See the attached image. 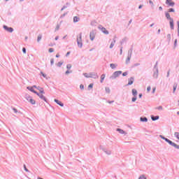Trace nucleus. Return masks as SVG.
<instances>
[{"label":"nucleus","instance_id":"f257e3e1","mask_svg":"<svg viewBox=\"0 0 179 179\" xmlns=\"http://www.w3.org/2000/svg\"><path fill=\"white\" fill-rule=\"evenodd\" d=\"M165 17L167 19V20H169L171 29L174 30V20L171 18V16L170 15V13L165 12Z\"/></svg>","mask_w":179,"mask_h":179},{"label":"nucleus","instance_id":"f03ea898","mask_svg":"<svg viewBox=\"0 0 179 179\" xmlns=\"http://www.w3.org/2000/svg\"><path fill=\"white\" fill-rule=\"evenodd\" d=\"M159 137L162 139H163L164 141H165V142L169 143V145H171V146H173V148H175L176 149H178L179 150V145H177L176 143L171 141L170 139L163 136L162 135H160Z\"/></svg>","mask_w":179,"mask_h":179},{"label":"nucleus","instance_id":"7ed1b4c3","mask_svg":"<svg viewBox=\"0 0 179 179\" xmlns=\"http://www.w3.org/2000/svg\"><path fill=\"white\" fill-rule=\"evenodd\" d=\"M122 73V71H115L112 74V76H110L109 79L114 80V79H117V78H118V76H120V75H121Z\"/></svg>","mask_w":179,"mask_h":179},{"label":"nucleus","instance_id":"20e7f679","mask_svg":"<svg viewBox=\"0 0 179 179\" xmlns=\"http://www.w3.org/2000/svg\"><path fill=\"white\" fill-rule=\"evenodd\" d=\"M34 88L35 89H40V87H37V85H34L32 87H27V89L28 90H29L30 92H31L32 93H34L35 94H37V92L36 90H34Z\"/></svg>","mask_w":179,"mask_h":179},{"label":"nucleus","instance_id":"39448f33","mask_svg":"<svg viewBox=\"0 0 179 179\" xmlns=\"http://www.w3.org/2000/svg\"><path fill=\"white\" fill-rule=\"evenodd\" d=\"M96 38V30H92L90 33V38L91 41H93Z\"/></svg>","mask_w":179,"mask_h":179},{"label":"nucleus","instance_id":"423d86ee","mask_svg":"<svg viewBox=\"0 0 179 179\" xmlns=\"http://www.w3.org/2000/svg\"><path fill=\"white\" fill-rule=\"evenodd\" d=\"M98 29L99 30H101L102 31V33H103V34H109L108 31L101 25H99Z\"/></svg>","mask_w":179,"mask_h":179},{"label":"nucleus","instance_id":"0eeeda50","mask_svg":"<svg viewBox=\"0 0 179 179\" xmlns=\"http://www.w3.org/2000/svg\"><path fill=\"white\" fill-rule=\"evenodd\" d=\"M165 3L166 5H168L169 6H170L171 8L174 7V5H176V3L173 1V0H166Z\"/></svg>","mask_w":179,"mask_h":179},{"label":"nucleus","instance_id":"6e6552de","mask_svg":"<svg viewBox=\"0 0 179 179\" xmlns=\"http://www.w3.org/2000/svg\"><path fill=\"white\" fill-rule=\"evenodd\" d=\"M3 27L4 30H6V31H8V33H13V31H14L13 28L9 27L6 25H3Z\"/></svg>","mask_w":179,"mask_h":179},{"label":"nucleus","instance_id":"1a4fd4ad","mask_svg":"<svg viewBox=\"0 0 179 179\" xmlns=\"http://www.w3.org/2000/svg\"><path fill=\"white\" fill-rule=\"evenodd\" d=\"M36 95L38 96V97L41 99L43 100V101H45V103H48V101H47V98H45V96L44 95H43V94H40V93H36Z\"/></svg>","mask_w":179,"mask_h":179},{"label":"nucleus","instance_id":"9d476101","mask_svg":"<svg viewBox=\"0 0 179 179\" xmlns=\"http://www.w3.org/2000/svg\"><path fill=\"white\" fill-rule=\"evenodd\" d=\"M134 82H135V78L134 77H131L128 79V83L126 86H131V85H134Z\"/></svg>","mask_w":179,"mask_h":179},{"label":"nucleus","instance_id":"9b49d317","mask_svg":"<svg viewBox=\"0 0 179 179\" xmlns=\"http://www.w3.org/2000/svg\"><path fill=\"white\" fill-rule=\"evenodd\" d=\"M90 78H92L93 79H98L99 76L97 75V73L91 72L90 73Z\"/></svg>","mask_w":179,"mask_h":179},{"label":"nucleus","instance_id":"f8f14e48","mask_svg":"<svg viewBox=\"0 0 179 179\" xmlns=\"http://www.w3.org/2000/svg\"><path fill=\"white\" fill-rule=\"evenodd\" d=\"M26 99H27V101L31 103V104H36V101L34 99H31V96H27Z\"/></svg>","mask_w":179,"mask_h":179},{"label":"nucleus","instance_id":"ddd939ff","mask_svg":"<svg viewBox=\"0 0 179 179\" xmlns=\"http://www.w3.org/2000/svg\"><path fill=\"white\" fill-rule=\"evenodd\" d=\"M153 78L154 79H157L159 78V69L153 70Z\"/></svg>","mask_w":179,"mask_h":179},{"label":"nucleus","instance_id":"4468645a","mask_svg":"<svg viewBox=\"0 0 179 179\" xmlns=\"http://www.w3.org/2000/svg\"><path fill=\"white\" fill-rule=\"evenodd\" d=\"M54 101H55V103H57L58 106H60V107H64V103H62L61 101H59V100L55 99L54 100Z\"/></svg>","mask_w":179,"mask_h":179},{"label":"nucleus","instance_id":"2eb2a0df","mask_svg":"<svg viewBox=\"0 0 179 179\" xmlns=\"http://www.w3.org/2000/svg\"><path fill=\"white\" fill-rule=\"evenodd\" d=\"M115 38H117V36H115V38H113V41L111 42L110 46H109V48H113V47H114V45H115Z\"/></svg>","mask_w":179,"mask_h":179},{"label":"nucleus","instance_id":"dca6fc26","mask_svg":"<svg viewBox=\"0 0 179 179\" xmlns=\"http://www.w3.org/2000/svg\"><path fill=\"white\" fill-rule=\"evenodd\" d=\"M160 118V117L159 115H152L151 116V120L152 121H157V120H159Z\"/></svg>","mask_w":179,"mask_h":179},{"label":"nucleus","instance_id":"f3484780","mask_svg":"<svg viewBox=\"0 0 179 179\" xmlns=\"http://www.w3.org/2000/svg\"><path fill=\"white\" fill-rule=\"evenodd\" d=\"M131 93L134 96H138V91L136 89H133L131 90Z\"/></svg>","mask_w":179,"mask_h":179},{"label":"nucleus","instance_id":"a211bd4d","mask_svg":"<svg viewBox=\"0 0 179 179\" xmlns=\"http://www.w3.org/2000/svg\"><path fill=\"white\" fill-rule=\"evenodd\" d=\"M140 121L141 122H148V117H140Z\"/></svg>","mask_w":179,"mask_h":179},{"label":"nucleus","instance_id":"6ab92c4d","mask_svg":"<svg viewBox=\"0 0 179 179\" xmlns=\"http://www.w3.org/2000/svg\"><path fill=\"white\" fill-rule=\"evenodd\" d=\"M131 58H132V57L127 56V58L126 59L125 62L126 65H128V64L131 62Z\"/></svg>","mask_w":179,"mask_h":179},{"label":"nucleus","instance_id":"aec40b11","mask_svg":"<svg viewBox=\"0 0 179 179\" xmlns=\"http://www.w3.org/2000/svg\"><path fill=\"white\" fill-rule=\"evenodd\" d=\"M79 20H80V18H79V17H78V16L73 17V22L74 23H78V22H79Z\"/></svg>","mask_w":179,"mask_h":179},{"label":"nucleus","instance_id":"412c9836","mask_svg":"<svg viewBox=\"0 0 179 179\" xmlns=\"http://www.w3.org/2000/svg\"><path fill=\"white\" fill-rule=\"evenodd\" d=\"M77 42H82V32H80L79 36L77 37Z\"/></svg>","mask_w":179,"mask_h":179},{"label":"nucleus","instance_id":"4be33fe9","mask_svg":"<svg viewBox=\"0 0 179 179\" xmlns=\"http://www.w3.org/2000/svg\"><path fill=\"white\" fill-rule=\"evenodd\" d=\"M71 6V3H66V5L63 6L61 10H64L66 9V8H68V6Z\"/></svg>","mask_w":179,"mask_h":179},{"label":"nucleus","instance_id":"5701e85b","mask_svg":"<svg viewBox=\"0 0 179 179\" xmlns=\"http://www.w3.org/2000/svg\"><path fill=\"white\" fill-rule=\"evenodd\" d=\"M110 66L111 69H115V68H117V66H118V64H110Z\"/></svg>","mask_w":179,"mask_h":179},{"label":"nucleus","instance_id":"b1692460","mask_svg":"<svg viewBox=\"0 0 179 179\" xmlns=\"http://www.w3.org/2000/svg\"><path fill=\"white\" fill-rule=\"evenodd\" d=\"M103 152L106 154V155H111V150H107V149H103Z\"/></svg>","mask_w":179,"mask_h":179},{"label":"nucleus","instance_id":"393cba45","mask_svg":"<svg viewBox=\"0 0 179 179\" xmlns=\"http://www.w3.org/2000/svg\"><path fill=\"white\" fill-rule=\"evenodd\" d=\"M177 86H178V84L177 83H173V93L176 92V90H177Z\"/></svg>","mask_w":179,"mask_h":179},{"label":"nucleus","instance_id":"a878e982","mask_svg":"<svg viewBox=\"0 0 179 179\" xmlns=\"http://www.w3.org/2000/svg\"><path fill=\"white\" fill-rule=\"evenodd\" d=\"M104 79H106V74H102L101 76V83H103V82L104 81Z\"/></svg>","mask_w":179,"mask_h":179},{"label":"nucleus","instance_id":"bb28decb","mask_svg":"<svg viewBox=\"0 0 179 179\" xmlns=\"http://www.w3.org/2000/svg\"><path fill=\"white\" fill-rule=\"evenodd\" d=\"M117 132H119V134H121V135H124V134H125V131H123L122 129H117Z\"/></svg>","mask_w":179,"mask_h":179},{"label":"nucleus","instance_id":"cd10ccee","mask_svg":"<svg viewBox=\"0 0 179 179\" xmlns=\"http://www.w3.org/2000/svg\"><path fill=\"white\" fill-rule=\"evenodd\" d=\"M132 51H133V49H132V48H130V49L129 50V51H128V55H127V56H129V57H132Z\"/></svg>","mask_w":179,"mask_h":179},{"label":"nucleus","instance_id":"c85d7f7f","mask_svg":"<svg viewBox=\"0 0 179 179\" xmlns=\"http://www.w3.org/2000/svg\"><path fill=\"white\" fill-rule=\"evenodd\" d=\"M41 38H43V35L39 34L37 38L38 43H40V41H41Z\"/></svg>","mask_w":179,"mask_h":179},{"label":"nucleus","instance_id":"c756f323","mask_svg":"<svg viewBox=\"0 0 179 179\" xmlns=\"http://www.w3.org/2000/svg\"><path fill=\"white\" fill-rule=\"evenodd\" d=\"M38 90H39L41 94H45V92H44V90L43 89V87H40L39 89H38Z\"/></svg>","mask_w":179,"mask_h":179},{"label":"nucleus","instance_id":"7c9ffc66","mask_svg":"<svg viewBox=\"0 0 179 179\" xmlns=\"http://www.w3.org/2000/svg\"><path fill=\"white\" fill-rule=\"evenodd\" d=\"M159 62H156L155 65L154 66V69L153 71H157V69H159V68L157 67Z\"/></svg>","mask_w":179,"mask_h":179},{"label":"nucleus","instance_id":"2f4dec72","mask_svg":"<svg viewBox=\"0 0 179 179\" xmlns=\"http://www.w3.org/2000/svg\"><path fill=\"white\" fill-rule=\"evenodd\" d=\"M78 46L79 48H82L83 47V43L82 42H77Z\"/></svg>","mask_w":179,"mask_h":179},{"label":"nucleus","instance_id":"473e14b6","mask_svg":"<svg viewBox=\"0 0 179 179\" xmlns=\"http://www.w3.org/2000/svg\"><path fill=\"white\" fill-rule=\"evenodd\" d=\"M166 12H168V13H174V12H176V10H174V8H171Z\"/></svg>","mask_w":179,"mask_h":179},{"label":"nucleus","instance_id":"72a5a7b5","mask_svg":"<svg viewBox=\"0 0 179 179\" xmlns=\"http://www.w3.org/2000/svg\"><path fill=\"white\" fill-rule=\"evenodd\" d=\"M175 138H178L179 140V132H175L174 133Z\"/></svg>","mask_w":179,"mask_h":179},{"label":"nucleus","instance_id":"f704fd0d","mask_svg":"<svg viewBox=\"0 0 179 179\" xmlns=\"http://www.w3.org/2000/svg\"><path fill=\"white\" fill-rule=\"evenodd\" d=\"M62 64H64V62H59L57 64V66H58L59 68H61V66H62Z\"/></svg>","mask_w":179,"mask_h":179},{"label":"nucleus","instance_id":"c9c22d12","mask_svg":"<svg viewBox=\"0 0 179 179\" xmlns=\"http://www.w3.org/2000/svg\"><path fill=\"white\" fill-rule=\"evenodd\" d=\"M136 99H138V96H134V97L131 99L132 103H135V101H136Z\"/></svg>","mask_w":179,"mask_h":179},{"label":"nucleus","instance_id":"e433bc0d","mask_svg":"<svg viewBox=\"0 0 179 179\" xmlns=\"http://www.w3.org/2000/svg\"><path fill=\"white\" fill-rule=\"evenodd\" d=\"M66 15H68V13H64L63 15H62L60 16V19H64V17H65V16H66Z\"/></svg>","mask_w":179,"mask_h":179},{"label":"nucleus","instance_id":"4c0bfd02","mask_svg":"<svg viewBox=\"0 0 179 179\" xmlns=\"http://www.w3.org/2000/svg\"><path fill=\"white\" fill-rule=\"evenodd\" d=\"M83 76H85V78H90V74L87 73H83Z\"/></svg>","mask_w":179,"mask_h":179},{"label":"nucleus","instance_id":"58836bf2","mask_svg":"<svg viewBox=\"0 0 179 179\" xmlns=\"http://www.w3.org/2000/svg\"><path fill=\"white\" fill-rule=\"evenodd\" d=\"M155 110H159V111L163 110V106H158L157 108H155Z\"/></svg>","mask_w":179,"mask_h":179},{"label":"nucleus","instance_id":"ea45409f","mask_svg":"<svg viewBox=\"0 0 179 179\" xmlns=\"http://www.w3.org/2000/svg\"><path fill=\"white\" fill-rule=\"evenodd\" d=\"M167 39L169 40V41H170V40H171V34H169L167 35Z\"/></svg>","mask_w":179,"mask_h":179},{"label":"nucleus","instance_id":"a19ab883","mask_svg":"<svg viewBox=\"0 0 179 179\" xmlns=\"http://www.w3.org/2000/svg\"><path fill=\"white\" fill-rule=\"evenodd\" d=\"M24 169L27 173L29 172V169H27V168L26 167V164H24Z\"/></svg>","mask_w":179,"mask_h":179},{"label":"nucleus","instance_id":"79ce46f5","mask_svg":"<svg viewBox=\"0 0 179 179\" xmlns=\"http://www.w3.org/2000/svg\"><path fill=\"white\" fill-rule=\"evenodd\" d=\"M66 68H67L68 69H71V68H72V64H67V65H66Z\"/></svg>","mask_w":179,"mask_h":179},{"label":"nucleus","instance_id":"37998d69","mask_svg":"<svg viewBox=\"0 0 179 179\" xmlns=\"http://www.w3.org/2000/svg\"><path fill=\"white\" fill-rule=\"evenodd\" d=\"M105 90H106V93H110V87H106Z\"/></svg>","mask_w":179,"mask_h":179},{"label":"nucleus","instance_id":"c03bdc74","mask_svg":"<svg viewBox=\"0 0 179 179\" xmlns=\"http://www.w3.org/2000/svg\"><path fill=\"white\" fill-rule=\"evenodd\" d=\"M69 73H72V71L67 70V71L65 72V75H69Z\"/></svg>","mask_w":179,"mask_h":179},{"label":"nucleus","instance_id":"a18cd8bd","mask_svg":"<svg viewBox=\"0 0 179 179\" xmlns=\"http://www.w3.org/2000/svg\"><path fill=\"white\" fill-rule=\"evenodd\" d=\"M139 65H141V64L139 63H136L133 65L132 68H135V66H139Z\"/></svg>","mask_w":179,"mask_h":179},{"label":"nucleus","instance_id":"49530a36","mask_svg":"<svg viewBox=\"0 0 179 179\" xmlns=\"http://www.w3.org/2000/svg\"><path fill=\"white\" fill-rule=\"evenodd\" d=\"M138 179H146V177L144 175L141 176Z\"/></svg>","mask_w":179,"mask_h":179},{"label":"nucleus","instance_id":"de8ad7c7","mask_svg":"<svg viewBox=\"0 0 179 179\" xmlns=\"http://www.w3.org/2000/svg\"><path fill=\"white\" fill-rule=\"evenodd\" d=\"M88 89H93V83H91L88 85Z\"/></svg>","mask_w":179,"mask_h":179},{"label":"nucleus","instance_id":"09e8293b","mask_svg":"<svg viewBox=\"0 0 179 179\" xmlns=\"http://www.w3.org/2000/svg\"><path fill=\"white\" fill-rule=\"evenodd\" d=\"M178 25V36H179V21L177 22Z\"/></svg>","mask_w":179,"mask_h":179},{"label":"nucleus","instance_id":"8fccbe9b","mask_svg":"<svg viewBox=\"0 0 179 179\" xmlns=\"http://www.w3.org/2000/svg\"><path fill=\"white\" fill-rule=\"evenodd\" d=\"M50 64H51V66L54 65V59L53 58L50 59Z\"/></svg>","mask_w":179,"mask_h":179},{"label":"nucleus","instance_id":"3c124183","mask_svg":"<svg viewBox=\"0 0 179 179\" xmlns=\"http://www.w3.org/2000/svg\"><path fill=\"white\" fill-rule=\"evenodd\" d=\"M59 30V24H57L55 28V31H58Z\"/></svg>","mask_w":179,"mask_h":179},{"label":"nucleus","instance_id":"603ef678","mask_svg":"<svg viewBox=\"0 0 179 179\" xmlns=\"http://www.w3.org/2000/svg\"><path fill=\"white\" fill-rule=\"evenodd\" d=\"M80 89L81 90H83V89H85V86L81 84V85H80Z\"/></svg>","mask_w":179,"mask_h":179},{"label":"nucleus","instance_id":"864d4df0","mask_svg":"<svg viewBox=\"0 0 179 179\" xmlns=\"http://www.w3.org/2000/svg\"><path fill=\"white\" fill-rule=\"evenodd\" d=\"M128 75V71H125L122 73V76H127Z\"/></svg>","mask_w":179,"mask_h":179},{"label":"nucleus","instance_id":"5fc2aeb1","mask_svg":"<svg viewBox=\"0 0 179 179\" xmlns=\"http://www.w3.org/2000/svg\"><path fill=\"white\" fill-rule=\"evenodd\" d=\"M49 52H54V48H49Z\"/></svg>","mask_w":179,"mask_h":179},{"label":"nucleus","instance_id":"6e6d98bb","mask_svg":"<svg viewBox=\"0 0 179 179\" xmlns=\"http://www.w3.org/2000/svg\"><path fill=\"white\" fill-rule=\"evenodd\" d=\"M13 111L16 114L17 113V109L13 108Z\"/></svg>","mask_w":179,"mask_h":179},{"label":"nucleus","instance_id":"4d7b16f0","mask_svg":"<svg viewBox=\"0 0 179 179\" xmlns=\"http://www.w3.org/2000/svg\"><path fill=\"white\" fill-rule=\"evenodd\" d=\"M149 3L150 5H152V6H153L155 4L153 3V1H152V0L149 1Z\"/></svg>","mask_w":179,"mask_h":179},{"label":"nucleus","instance_id":"13d9d810","mask_svg":"<svg viewBox=\"0 0 179 179\" xmlns=\"http://www.w3.org/2000/svg\"><path fill=\"white\" fill-rule=\"evenodd\" d=\"M22 52H23L24 54H26V48H22Z\"/></svg>","mask_w":179,"mask_h":179},{"label":"nucleus","instance_id":"bf43d9fd","mask_svg":"<svg viewBox=\"0 0 179 179\" xmlns=\"http://www.w3.org/2000/svg\"><path fill=\"white\" fill-rule=\"evenodd\" d=\"M152 87H150V86H148L147 87V92H149L150 90H151Z\"/></svg>","mask_w":179,"mask_h":179},{"label":"nucleus","instance_id":"052dcab7","mask_svg":"<svg viewBox=\"0 0 179 179\" xmlns=\"http://www.w3.org/2000/svg\"><path fill=\"white\" fill-rule=\"evenodd\" d=\"M124 41H125V38L122 40V41L120 42L121 45H122V44H124Z\"/></svg>","mask_w":179,"mask_h":179},{"label":"nucleus","instance_id":"680f3d73","mask_svg":"<svg viewBox=\"0 0 179 179\" xmlns=\"http://www.w3.org/2000/svg\"><path fill=\"white\" fill-rule=\"evenodd\" d=\"M170 76V70L168 71L166 78H169Z\"/></svg>","mask_w":179,"mask_h":179},{"label":"nucleus","instance_id":"e2e57ef3","mask_svg":"<svg viewBox=\"0 0 179 179\" xmlns=\"http://www.w3.org/2000/svg\"><path fill=\"white\" fill-rule=\"evenodd\" d=\"M122 48H123L122 47L120 48V55H122Z\"/></svg>","mask_w":179,"mask_h":179},{"label":"nucleus","instance_id":"0e129e2a","mask_svg":"<svg viewBox=\"0 0 179 179\" xmlns=\"http://www.w3.org/2000/svg\"><path fill=\"white\" fill-rule=\"evenodd\" d=\"M156 92V87L152 88V93H155Z\"/></svg>","mask_w":179,"mask_h":179},{"label":"nucleus","instance_id":"69168bd1","mask_svg":"<svg viewBox=\"0 0 179 179\" xmlns=\"http://www.w3.org/2000/svg\"><path fill=\"white\" fill-rule=\"evenodd\" d=\"M59 38V36H56L55 38V40L57 41L58 39Z\"/></svg>","mask_w":179,"mask_h":179},{"label":"nucleus","instance_id":"338daca9","mask_svg":"<svg viewBox=\"0 0 179 179\" xmlns=\"http://www.w3.org/2000/svg\"><path fill=\"white\" fill-rule=\"evenodd\" d=\"M108 103L109 104H112V103H114V101H108Z\"/></svg>","mask_w":179,"mask_h":179},{"label":"nucleus","instance_id":"774afa93","mask_svg":"<svg viewBox=\"0 0 179 179\" xmlns=\"http://www.w3.org/2000/svg\"><path fill=\"white\" fill-rule=\"evenodd\" d=\"M159 10H163V7L159 6Z\"/></svg>","mask_w":179,"mask_h":179}]
</instances>
